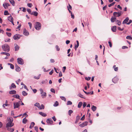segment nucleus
<instances>
[{
    "label": "nucleus",
    "mask_w": 132,
    "mask_h": 132,
    "mask_svg": "<svg viewBox=\"0 0 132 132\" xmlns=\"http://www.w3.org/2000/svg\"><path fill=\"white\" fill-rule=\"evenodd\" d=\"M2 47L3 50L5 51L8 52L10 51V47L9 46L6 44L3 45Z\"/></svg>",
    "instance_id": "2"
},
{
    "label": "nucleus",
    "mask_w": 132,
    "mask_h": 132,
    "mask_svg": "<svg viewBox=\"0 0 132 132\" xmlns=\"http://www.w3.org/2000/svg\"><path fill=\"white\" fill-rule=\"evenodd\" d=\"M7 100H6L5 102V104H4L3 105V108H4L5 109H6L4 105H5L6 106H7L9 105V104H7Z\"/></svg>",
    "instance_id": "27"
},
{
    "label": "nucleus",
    "mask_w": 132,
    "mask_h": 132,
    "mask_svg": "<svg viewBox=\"0 0 132 132\" xmlns=\"http://www.w3.org/2000/svg\"><path fill=\"white\" fill-rule=\"evenodd\" d=\"M116 18L115 16H112L111 19V22L113 23L116 22Z\"/></svg>",
    "instance_id": "13"
},
{
    "label": "nucleus",
    "mask_w": 132,
    "mask_h": 132,
    "mask_svg": "<svg viewBox=\"0 0 132 132\" xmlns=\"http://www.w3.org/2000/svg\"><path fill=\"white\" fill-rule=\"evenodd\" d=\"M60 97L61 98V99L62 100H64V101H66V99L64 96H60Z\"/></svg>",
    "instance_id": "47"
},
{
    "label": "nucleus",
    "mask_w": 132,
    "mask_h": 132,
    "mask_svg": "<svg viewBox=\"0 0 132 132\" xmlns=\"http://www.w3.org/2000/svg\"><path fill=\"white\" fill-rule=\"evenodd\" d=\"M47 82V79H45V80H43L42 82V84H46Z\"/></svg>",
    "instance_id": "46"
},
{
    "label": "nucleus",
    "mask_w": 132,
    "mask_h": 132,
    "mask_svg": "<svg viewBox=\"0 0 132 132\" xmlns=\"http://www.w3.org/2000/svg\"><path fill=\"white\" fill-rule=\"evenodd\" d=\"M27 6L30 7H31L32 6V4L31 3H28L27 4Z\"/></svg>",
    "instance_id": "56"
},
{
    "label": "nucleus",
    "mask_w": 132,
    "mask_h": 132,
    "mask_svg": "<svg viewBox=\"0 0 132 132\" xmlns=\"http://www.w3.org/2000/svg\"><path fill=\"white\" fill-rule=\"evenodd\" d=\"M122 12L121 11L118 12H114L113 13V15L114 16H115L116 17H119L120 16Z\"/></svg>",
    "instance_id": "4"
},
{
    "label": "nucleus",
    "mask_w": 132,
    "mask_h": 132,
    "mask_svg": "<svg viewBox=\"0 0 132 132\" xmlns=\"http://www.w3.org/2000/svg\"><path fill=\"white\" fill-rule=\"evenodd\" d=\"M38 13L37 12L34 11L31 13V14L34 15L35 16H37L38 15Z\"/></svg>",
    "instance_id": "22"
},
{
    "label": "nucleus",
    "mask_w": 132,
    "mask_h": 132,
    "mask_svg": "<svg viewBox=\"0 0 132 132\" xmlns=\"http://www.w3.org/2000/svg\"><path fill=\"white\" fill-rule=\"evenodd\" d=\"M39 90L40 91V93L41 94L42 98H44L46 97L47 96L46 93L44 92L43 89L42 88H40L39 89Z\"/></svg>",
    "instance_id": "3"
},
{
    "label": "nucleus",
    "mask_w": 132,
    "mask_h": 132,
    "mask_svg": "<svg viewBox=\"0 0 132 132\" xmlns=\"http://www.w3.org/2000/svg\"><path fill=\"white\" fill-rule=\"evenodd\" d=\"M8 121L9 122H10L11 123H13L12 122L13 121V119L12 117L10 118L9 119H8Z\"/></svg>",
    "instance_id": "32"
},
{
    "label": "nucleus",
    "mask_w": 132,
    "mask_h": 132,
    "mask_svg": "<svg viewBox=\"0 0 132 132\" xmlns=\"http://www.w3.org/2000/svg\"><path fill=\"white\" fill-rule=\"evenodd\" d=\"M3 6L5 9H7L8 8L7 6H6V4L5 3H4L3 4Z\"/></svg>",
    "instance_id": "50"
},
{
    "label": "nucleus",
    "mask_w": 132,
    "mask_h": 132,
    "mask_svg": "<svg viewBox=\"0 0 132 132\" xmlns=\"http://www.w3.org/2000/svg\"><path fill=\"white\" fill-rule=\"evenodd\" d=\"M68 10H72L71 6L69 4V6H68Z\"/></svg>",
    "instance_id": "53"
},
{
    "label": "nucleus",
    "mask_w": 132,
    "mask_h": 132,
    "mask_svg": "<svg viewBox=\"0 0 132 132\" xmlns=\"http://www.w3.org/2000/svg\"><path fill=\"white\" fill-rule=\"evenodd\" d=\"M55 48L56 51H59L60 50V48L59 47L58 45H56L55 46Z\"/></svg>",
    "instance_id": "41"
},
{
    "label": "nucleus",
    "mask_w": 132,
    "mask_h": 132,
    "mask_svg": "<svg viewBox=\"0 0 132 132\" xmlns=\"http://www.w3.org/2000/svg\"><path fill=\"white\" fill-rule=\"evenodd\" d=\"M8 64L9 65H10V68L12 69H14V66L13 64L10 63H8Z\"/></svg>",
    "instance_id": "33"
},
{
    "label": "nucleus",
    "mask_w": 132,
    "mask_h": 132,
    "mask_svg": "<svg viewBox=\"0 0 132 132\" xmlns=\"http://www.w3.org/2000/svg\"><path fill=\"white\" fill-rule=\"evenodd\" d=\"M91 78L90 77H86L85 78V80L88 81L89 80H90Z\"/></svg>",
    "instance_id": "52"
},
{
    "label": "nucleus",
    "mask_w": 132,
    "mask_h": 132,
    "mask_svg": "<svg viewBox=\"0 0 132 132\" xmlns=\"http://www.w3.org/2000/svg\"><path fill=\"white\" fill-rule=\"evenodd\" d=\"M21 36L18 34H16L13 37V38L15 40H18Z\"/></svg>",
    "instance_id": "6"
},
{
    "label": "nucleus",
    "mask_w": 132,
    "mask_h": 132,
    "mask_svg": "<svg viewBox=\"0 0 132 132\" xmlns=\"http://www.w3.org/2000/svg\"><path fill=\"white\" fill-rule=\"evenodd\" d=\"M14 109L18 108L19 106V104L18 102H15L13 103Z\"/></svg>",
    "instance_id": "8"
},
{
    "label": "nucleus",
    "mask_w": 132,
    "mask_h": 132,
    "mask_svg": "<svg viewBox=\"0 0 132 132\" xmlns=\"http://www.w3.org/2000/svg\"><path fill=\"white\" fill-rule=\"evenodd\" d=\"M35 129L36 131L37 132H38V127L37 126H36L35 127Z\"/></svg>",
    "instance_id": "64"
},
{
    "label": "nucleus",
    "mask_w": 132,
    "mask_h": 132,
    "mask_svg": "<svg viewBox=\"0 0 132 132\" xmlns=\"http://www.w3.org/2000/svg\"><path fill=\"white\" fill-rule=\"evenodd\" d=\"M46 122L48 124H52L53 122V121L51 118H48L47 119Z\"/></svg>",
    "instance_id": "12"
},
{
    "label": "nucleus",
    "mask_w": 132,
    "mask_h": 132,
    "mask_svg": "<svg viewBox=\"0 0 132 132\" xmlns=\"http://www.w3.org/2000/svg\"><path fill=\"white\" fill-rule=\"evenodd\" d=\"M11 87L13 88H15L16 87V86L14 83H12L11 84V86L10 87V89H11Z\"/></svg>",
    "instance_id": "29"
},
{
    "label": "nucleus",
    "mask_w": 132,
    "mask_h": 132,
    "mask_svg": "<svg viewBox=\"0 0 132 132\" xmlns=\"http://www.w3.org/2000/svg\"><path fill=\"white\" fill-rule=\"evenodd\" d=\"M23 34L24 35L27 36H28L29 34V32L25 28L24 29H23Z\"/></svg>",
    "instance_id": "9"
},
{
    "label": "nucleus",
    "mask_w": 132,
    "mask_h": 132,
    "mask_svg": "<svg viewBox=\"0 0 132 132\" xmlns=\"http://www.w3.org/2000/svg\"><path fill=\"white\" fill-rule=\"evenodd\" d=\"M73 112V111L72 110H69L68 112L69 115V116H71V114Z\"/></svg>",
    "instance_id": "45"
},
{
    "label": "nucleus",
    "mask_w": 132,
    "mask_h": 132,
    "mask_svg": "<svg viewBox=\"0 0 132 132\" xmlns=\"http://www.w3.org/2000/svg\"><path fill=\"white\" fill-rule=\"evenodd\" d=\"M85 118V115H84L82 117H81V118L80 119V120H84Z\"/></svg>",
    "instance_id": "62"
},
{
    "label": "nucleus",
    "mask_w": 132,
    "mask_h": 132,
    "mask_svg": "<svg viewBox=\"0 0 132 132\" xmlns=\"http://www.w3.org/2000/svg\"><path fill=\"white\" fill-rule=\"evenodd\" d=\"M126 38L127 39L129 40H131L132 39V37L130 36H128L126 37Z\"/></svg>",
    "instance_id": "40"
},
{
    "label": "nucleus",
    "mask_w": 132,
    "mask_h": 132,
    "mask_svg": "<svg viewBox=\"0 0 132 132\" xmlns=\"http://www.w3.org/2000/svg\"><path fill=\"white\" fill-rule=\"evenodd\" d=\"M51 91L52 92L55 93V91L54 89L53 88H52L51 89Z\"/></svg>",
    "instance_id": "57"
},
{
    "label": "nucleus",
    "mask_w": 132,
    "mask_h": 132,
    "mask_svg": "<svg viewBox=\"0 0 132 132\" xmlns=\"http://www.w3.org/2000/svg\"><path fill=\"white\" fill-rule=\"evenodd\" d=\"M87 105V103L85 102H84L83 104V106L84 108L86 105Z\"/></svg>",
    "instance_id": "60"
},
{
    "label": "nucleus",
    "mask_w": 132,
    "mask_h": 132,
    "mask_svg": "<svg viewBox=\"0 0 132 132\" xmlns=\"http://www.w3.org/2000/svg\"><path fill=\"white\" fill-rule=\"evenodd\" d=\"M39 113V114L44 117H45L47 116L46 114L42 112H40Z\"/></svg>",
    "instance_id": "19"
},
{
    "label": "nucleus",
    "mask_w": 132,
    "mask_h": 132,
    "mask_svg": "<svg viewBox=\"0 0 132 132\" xmlns=\"http://www.w3.org/2000/svg\"><path fill=\"white\" fill-rule=\"evenodd\" d=\"M116 23L119 26H120L121 24V22L120 21L117 20L116 21Z\"/></svg>",
    "instance_id": "25"
},
{
    "label": "nucleus",
    "mask_w": 132,
    "mask_h": 132,
    "mask_svg": "<svg viewBox=\"0 0 132 132\" xmlns=\"http://www.w3.org/2000/svg\"><path fill=\"white\" fill-rule=\"evenodd\" d=\"M10 2L13 6L15 5V2L13 0H9Z\"/></svg>",
    "instance_id": "28"
},
{
    "label": "nucleus",
    "mask_w": 132,
    "mask_h": 132,
    "mask_svg": "<svg viewBox=\"0 0 132 132\" xmlns=\"http://www.w3.org/2000/svg\"><path fill=\"white\" fill-rule=\"evenodd\" d=\"M6 34L9 37H10L11 36V33L6 32Z\"/></svg>",
    "instance_id": "51"
},
{
    "label": "nucleus",
    "mask_w": 132,
    "mask_h": 132,
    "mask_svg": "<svg viewBox=\"0 0 132 132\" xmlns=\"http://www.w3.org/2000/svg\"><path fill=\"white\" fill-rule=\"evenodd\" d=\"M7 128V130L10 132H13L14 131V129L13 128H11L9 127Z\"/></svg>",
    "instance_id": "23"
},
{
    "label": "nucleus",
    "mask_w": 132,
    "mask_h": 132,
    "mask_svg": "<svg viewBox=\"0 0 132 132\" xmlns=\"http://www.w3.org/2000/svg\"><path fill=\"white\" fill-rule=\"evenodd\" d=\"M40 76V74H39L37 77L35 76H34V78L36 79H39Z\"/></svg>",
    "instance_id": "37"
},
{
    "label": "nucleus",
    "mask_w": 132,
    "mask_h": 132,
    "mask_svg": "<svg viewBox=\"0 0 132 132\" xmlns=\"http://www.w3.org/2000/svg\"><path fill=\"white\" fill-rule=\"evenodd\" d=\"M80 116L79 115H78L76 117V119H77V120H79L80 119Z\"/></svg>",
    "instance_id": "61"
},
{
    "label": "nucleus",
    "mask_w": 132,
    "mask_h": 132,
    "mask_svg": "<svg viewBox=\"0 0 132 132\" xmlns=\"http://www.w3.org/2000/svg\"><path fill=\"white\" fill-rule=\"evenodd\" d=\"M118 29L119 30L122 31L123 30L124 28H123L122 29H121L120 27H118Z\"/></svg>",
    "instance_id": "63"
},
{
    "label": "nucleus",
    "mask_w": 132,
    "mask_h": 132,
    "mask_svg": "<svg viewBox=\"0 0 132 132\" xmlns=\"http://www.w3.org/2000/svg\"><path fill=\"white\" fill-rule=\"evenodd\" d=\"M15 50V51H17L19 49V46L18 45L16 44H14Z\"/></svg>",
    "instance_id": "14"
},
{
    "label": "nucleus",
    "mask_w": 132,
    "mask_h": 132,
    "mask_svg": "<svg viewBox=\"0 0 132 132\" xmlns=\"http://www.w3.org/2000/svg\"><path fill=\"white\" fill-rule=\"evenodd\" d=\"M72 104V102L70 101H68L67 103V105H71Z\"/></svg>",
    "instance_id": "49"
},
{
    "label": "nucleus",
    "mask_w": 132,
    "mask_h": 132,
    "mask_svg": "<svg viewBox=\"0 0 132 132\" xmlns=\"http://www.w3.org/2000/svg\"><path fill=\"white\" fill-rule=\"evenodd\" d=\"M13 18L11 15L9 16L8 17V20L10 22L12 21L13 20Z\"/></svg>",
    "instance_id": "20"
},
{
    "label": "nucleus",
    "mask_w": 132,
    "mask_h": 132,
    "mask_svg": "<svg viewBox=\"0 0 132 132\" xmlns=\"http://www.w3.org/2000/svg\"><path fill=\"white\" fill-rule=\"evenodd\" d=\"M15 98L18 99L20 100H21V99L20 98V96L18 94H16V96L15 97Z\"/></svg>",
    "instance_id": "48"
},
{
    "label": "nucleus",
    "mask_w": 132,
    "mask_h": 132,
    "mask_svg": "<svg viewBox=\"0 0 132 132\" xmlns=\"http://www.w3.org/2000/svg\"><path fill=\"white\" fill-rule=\"evenodd\" d=\"M116 66L115 65H114L113 67V68H114V70L115 71H117L118 69V67H116Z\"/></svg>",
    "instance_id": "43"
},
{
    "label": "nucleus",
    "mask_w": 132,
    "mask_h": 132,
    "mask_svg": "<svg viewBox=\"0 0 132 132\" xmlns=\"http://www.w3.org/2000/svg\"><path fill=\"white\" fill-rule=\"evenodd\" d=\"M5 42H10V38L6 39L5 40Z\"/></svg>",
    "instance_id": "59"
},
{
    "label": "nucleus",
    "mask_w": 132,
    "mask_h": 132,
    "mask_svg": "<svg viewBox=\"0 0 132 132\" xmlns=\"http://www.w3.org/2000/svg\"><path fill=\"white\" fill-rule=\"evenodd\" d=\"M27 11L29 14H31L32 12H31V11L30 9H27Z\"/></svg>",
    "instance_id": "54"
},
{
    "label": "nucleus",
    "mask_w": 132,
    "mask_h": 132,
    "mask_svg": "<svg viewBox=\"0 0 132 132\" xmlns=\"http://www.w3.org/2000/svg\"><path fill=\"white\" fill-rule=\"evenodd\" d=\"M22 95L23 96H26L28 94V93L25 91H23L22 92Z\"/></svg>",
    "instance_id": "34"
},
{
    "label": "nucleus",
    "mask_w": 132,
    "mask_h": 132,
    "mask_svg": "<svg viewBox=\"0 0 132 132\" xmlns=\"http://www.w3.org/2000/svg\"><path fill=\"white\" fill-rule=\"evenodd\" d=\"M35 125V123L34 122H32L30 124V125L29 127V128L31 129L34 127Z\"/></svg>",
    "instance_id": "26"
},
{
    "label": "nucleus",
    "mask_w": 132,
    "mask_h": 132,
    "mask_svg": "<svg viewBox=\"0 0 132 132\" xmlns=\"http://www.w3.org/2000/svg\"><path fill=\"white\" fill-rule=\"evenodd\" d=\"M83 91L84 92V93L88 95L89 94H90L91 92H87L86 91H85L83 89Z\"/></svg>",
    "instance_id": "58"
},
{
    "label": "nucleus",
    "mask_w": 132,
    "mask_h": 132,
    "mask_svg": "<svg viewBox=\"0 0 132 132\" xmlns=\"http://www.w3.org/2000/svg\"><path fill=\"white\" fill-rule=\"evenodd\" d=\"M9 93L10 94H16V92L15 90H12L10 91L9 92Z\"/></svg>",
    "instance_id": "16"
},
{
    "label": "nucleus",
    "mask_w": 132,
    "mask_h": 132,
    "mask_svg": "<svg viewBox=\"0 0 132 132\" xmlns=\"http://www.w3.org/2000/svg\"><path fill=\"white\" fill-rule=\"evenodd\" d=\"M1 54H3L5 55H6L7 56H9L10 55V54L9 53L5 52H2Z\"/></svg>",
    "instance_id": "36"
},
{
    "label": "nucleus",
    "mask_w": 132,
    "mask_h": 132,
    "mask_svg": "<svg viewBox=\"0 0 132 132\" xmlns=\"http://www.w3.org/2000/svg\"><path fill=\"white\" fill-rule=\"evenodd\" d=\"M54 69L55 71V72L57 73H58L59 72V70L58 69H57H57L56 68H55L54 67Z\"/></svg>",
    "instance_id": "55"
},
{
    "label": "nucleus",
    "mask_w": 132,
    "mask_h": 132,
    "mask_svg": "<svg viewBox=\"0 0 132 132\" xmlns=\"http://www.w3.org/2000/svg\"><path fill=\"white\" fill-rule=\"evenodd\" d=\"M111 29L112 31L115 32L116 31V26H114L111 27Z\"/></svg>",
    "instance_id": "17"
},
{
    "label": "nucleus",
    "mask_w": 132,
    "mask_h": 132,
    "mask_svg": "<svg viewBox=\"0 0 132 132\" xmlns=\"http://www.w3.org/2000/svg\"><path fill=\"white\" fill-rule=\"evenodd\" d=\"M26 118V117H25L22 120V122L24 124H26L27 121V120Z\"/></svg>",
    "instance_id": "30"
},
{
    "label": "nucleus",
    "mask_w": 132,
    "mask_h": 132,
    "mask_svg": "<svg viewBox=\"0 0 132 132\" xmlns=\"http://www.w3.org/2000/svg\"><path fill=\"white\" fill-rule=\"evenodd\" d=\"M129 20V18L128 17H127L123 21L122 24H124L127 23V22Z\"/></svg>",
    "instance_id": "15"
},
{
    "label": "nucleus",
    "mask_w": 132,
    "mask_h": 132,
    "mask_svg": "<svg viewBox=\"0 0 132 132\" xmlns=\"http://www.w3.org/2000/svg\"><path fill=\"white\" fill-rule=\"evenodd\" d=\"M76 42H77V45H76L75 47V50L76 51L77 49V48H78V47L79 46V42L77 40L76 41Z\"/></svg>",
    "instance_id": "18"
},
{
    "label": "nucleus",
    "mask_w": 132,
    "mask_h": 132,
    "mask_svg": "<svg viewBox=\"0 0 132 132\" xmlns=\"http://www.w3.org/2000/svg\"><path fill=\"white\" fill-rule=\"evenodd\" d=\"M59 105V103L57 101H56L55 102L53 105L54 106L56 107L57 106Z\"/></svg>",
    "instance_id": "38"
},
{
    "label": "nucleus",
    "mask_w": 132,
    "mask_h": 132,
    "mask_svg": "<svg viewBox=\"0 0 132 132\" xmlns=\"http://www.w3.org/2000/svg\"><path fill=\"white\" fill-rule=\"evenodd\" d=\"M41 23L38 22H35V28L37 30H39L41 28Z\"/></svg>",
    "instance_id": "1"
},
{
    "label": "nucleus",
    "mask_w": 132,
    "mask_h": 132,
    "mask_svg": "<svg viewBox=\"0 0 132 132\" xmlns=\"http://www.w3.org/2000/svg\"><path fill=\"white\" fill-rule=\"evenodd\" d=\"M78 96H79V97H80L83 98H85L83 97V96L80 93H79L78 95Z\"/></svg>",
    "instance_id": "44"
},
{
    "label": "nucleus",
    "mask_w": 132,
    "mask_h": 132,
    "mask_svg": "<svg viewBox=\"0 0 132 132\" xmlns=\"http://www.w3.org/2000/svg\"><path fill=\"white\" fill-rule=\"evenodd\" d=\"M4 14L5 15H8L9 14V13L8 11L7 10H5L4 12Z\"/></svg>",
    "instance_id": "39"
},
{
    "label": "nucleus",
    "mask_w": 132,
    "mask_h": 132,
    "mask_svg": "<svg viewBox=\"0 0 132 132\" xmlns=\"http://www.w3.org/2000/svg\"><path fill=\"white\" fill-rule=\"evenodd\" d=\"M119 80L118 78L117 77H115L112 79V82L114 83H116Z\"/></svg>",
    "instance_id": "11"
},
{
    "label": "nucleus",
    "mask_w": 132,
    "mask_h": 132,
    "mask_svg": "<svg viewBox=\"0 0 132 132\" xmlns=\"http://www.w3.org/2000/svg\"><path fill=\"white\" fill-rule=\"evenodd\" d=\"M14 125V123H11L10 122H8L6 124V128L8 127H12Z\"/></svg>",
    "instance_id": "7"
},
{
    "label": "nucleus",
    "mask_w": 132,
    "mask_h": 132,
    "mask_svg": "<svg viewBox=\"0 0 132 132\" xmlns=\"http://www.w3.org/2000/svg\"><path fill=\"white\" fill-rule=\"evenodd\" d=\"M82 105V102H80L78 105V107L79 108H80L81 106Z\"/></svg>",
    "instance_id": "35"
},
{
    "label": "nucleus",
    "mask_w": 132,
    "mask_h": 132,
    "mask_svg": "<svg viewBox=\"0 0 132 132\" xmlns=\"http://www.w3.org/2000/svg\"><path fill=\"white\" fill-rule=\"evenodd\" d=\"M91 109L92 111L94 112L96 110L97 108L96 106L93 105Z\"/></svg>",
    "instance_id": "24"
},
{
    "label": "nucleus",
    "mask_w": 132,
    "mask_h": 132,
    "mask_svg": "<svg viewBox=\"0 0 132 132\" xmlns=\"http://www.w3.org/2000/svg\"><path fill=\"white\" fill-rule=\"evenodd\" d=\"M88 123V122L87 121H85L82 124L80 125L79 126H80V127H83L85 126H86L87 125Z\"/></svg>",
    "instance_id": "10"
},
{
    "label": "nucleus",
    "mask_w": 132,
    "mask_h": 132,
    "mask_svg": "<svg viewBox=\"0 0 132 132\" xmlns=\"http://www.w3.org/2000/svg\"><path fill=\"white\" fill-rule=\"evenodd\" d=\"M17 61L19 64L23 65L24 64L23 60L21 58H18L17 59Z\"/></svg>",
    "instance_id": "5"
},
{
    "label": "nucleus",
    "mask_w": 132,
    "mask_h": 132,
    "mask_svg": "<svg viewBox=\"0 0 132 132\" xmlns=\"http://www.w3.org/2000/svg\"><path fill=\"white\" fill-rule=\"evenodd\" d=\"M15 70L17 72L20 71L21 70V69L20 67L18 66L17 65H16L15 66Z\"/></svg>",
    "instance_id": "21"
},
{
    "label": "nucleus",
    "mask_w": 132,
    "mask_h": 132,
    "mask_svg": "<svg viewBox=\"0 0 132 132\" xmlns=\"http://www.w3.org/2000/svg\"><path fill=\"white\" fill-rule=\"evenodd\" d=\"M44 108V105L42 104H41V106H40V107L39 108V109H43Z\"/></svg>",
    "instance_id": "42"
},
{
    "label": "nucleus",
    "mask_w": 132,
    "mask_h": 132,
    "mask_svg": "<svg viewBox=\"0 0 132 132\" xmlns=\"http://www.w3.org/2000/svg\"><path fill=\"white\" fill-rule=\"evenodd\" d=\"M34 105L37 107L39 109L40 105V104L39 103L37 102L35 104H34Z\"/></svg>",
    "instance_id": "31"
}]
</instances>
